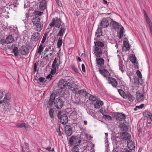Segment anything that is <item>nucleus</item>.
<instances>
[{"label":"nucleus","instance_id":"nucleus-1","mask_svg":"<svg viewBox=\"0 0 152 152\" xmlns=\"http://www.w3.org/2000/svg\"><path fill=\"white\" fill-rule=\"evenodd\" d=\"M110 25L113 29L115 30L118 28L120 29L118 33V36L119 38H121L124 35V29L123 27L121 25L112 19H111V21L110 23Z\"/></svg>","mask_w":152,"mask_h":152},{"label":"nucleus","instance_id":"nucleus-2","mask_svg":"<svg viewBox=\"0 0 152 152\" xmlns=\"http://www.w3.org/2000/svg\"><path fill=\"white\" fill-rule=\"evenodd\" d=\"M95 48L94 52L97 57H100L102 55L101 48L104 46V44L101 42L98 41L94 42Z\"/></svg>","mask_w":152,"mask_h":152},{"label":"nucleus","instance_id":"nucleus-3","mask_svg":"<svg viewBox=\"0 0 152 152\" xmlns=\"http://www.w3.org/2000/svg\"><path fill=\"white\" fill-rule=\"evenodd\" d=\"M2 108L5 112L10 111L12 108V104L11 102L7 101H2Z\"/></svg>","mask_w":152,"mask_h":152},{"label":"nucleus","instance_id":"nucleus-4","mask_svg":"<svg viewBox=\"0 0 152 152\" xmlns=\"http://www.w3.org/2000/svg\"><path fill=\"white\" fill-rule=\"evenodd\" d=\"M81 138L80 137H72L69 140V144L71 145H78L81 142Z\"/></svg>","mask_w":152,"mask_h":152},{"label":"nucleus","instance_id":"nucleus-5","mask_svg":"<svg viewBox=\"0 0 152 152\" xmlns=\"http://www.w3.org/2000/svg\"><path fill=\"white\" fill-rule=\"evenodd\" d=\"M58 117L60 118V122L63 124H66V115L62 112H59L58 113Z\"/></svg>","mask_w":152,"mask_h":152},{"label":"nucleus","instance_id":"nucleus-6","mask_svg":"<svg viewBox=\"0 0 152 152\" xmlns=\"http://www.w3.org/2000/svg\"><path fill=\"white\" fill-rule=\"evenodd\" d=\"M144 93L138 91L136 93V100L138 102H143L145 99Z\"/></svg>","mask_w":152,"mask_h":152},{"label":"nucleus","instance_id":"nucleus-7","mask_svg":"<svg viewBox=\"0 0 152 152\" xmlns=\"http://www.w3.org/2000/svg\"><path fill=\"white\" fill-rule=\"evenodd\" d=\"M73 78L70 77H67V87L70 89L74 88L76 85L73 82Z\"/></svg>","mask_w":152,"mask_h":152},{"label":"nucleus","instance_id":"nucleus-8","mask_svg":"<svg viewBox=\"0 0 152 152\" xmlns=\"http://www.w3.org/2000/svg\"><path fill=\"white\" fill-rule=\"evenodd\" d=\"M110 18H103L100 23V26L102 28H106L109 25V22L110 21Z\"/></svg>","mask_w":152,"mask_h":152},{"label":"nucleus","instance_id":"nucleus-9","mask_svg":"<svg viewBox=\"0 0 152 152\" xmlns=\"http://www.w3.org/2000/svg\"><path fill=\"white\" fill-rule=\"evenodd\" d=\"M63 103L62 99L60 98H56L54 102L55 106L57 109H60L62 107Z\"/></svg>","mask_w":152,"mask_h":152},{"label":"nucleus","instance_id":"nucleus-10","mask_svg":"<svg viewBox=\"0 0 152 152\" xmlns=\"http://www.w3.org/2000/svg\"><path fill=\"white\" fill-rule=\"evenodd\" d=\"M73 90V92L76 94H79L87 96L88 94L86 92L85 89H83L80 90H78L77 88H76L74 87V88L72 89Z\"/></svg>","mask_w":152,"mask_h":152},{"label":"nucleus","instance_id":"nucleus-11","mask_svg":"<svg viewBox=\"0 0 152 152\" xmlns=\"http://www.w3.org/2000/svg\"><path fill=\"white\" fill-rule=\"evenodd\" d=\"M126 116L124 114L121 113L118 114L116 116V119L117 122L118 123H121V122L122 121L124 123L126 118Z\"/></svg>","mask_w":152,"mask_h":152},{"label":"nucleus","instance_id":"nucleus-12","mask_svg":"<svg viewBox=\"0 0 152 152\" xmlns=\"http://www.w3.org/2000/svg\"><path fill=\"white\" fill-rule=\"evenodd\" d=\"M135 143L130 139L127 140V146L128 148L131 150H134L135 148Z\"/></svg>","mask_w":152,"mask_h":152},{"label":"nucleus","instance_id":"nucleus-13","mask_svg":"<svg viewBox=\"0 0 152 152\" xmlns=\"http://www.w3.org/2000/svg\"><path fill=\"white\" fill-rule=\"evenodd\" d=\"M40 37V34L39 33L36 32L34 33L31 38L32 41L36 42L38 41Z\"/></svg>","mask_w":152,"mask_h":152},{"label":"nucleus","instance_id":"nucleus-14","mask_svg":"<svg viewBox=\"0 0 152 152\" xmlns=\"http://www.w3.org/2000/svg\"><path fill=\"white\" fill-rule=\"evenodd\" d=\"M66 80L64 79L60 80L58 83V87L61 89H64L66 88Z\"/></svg>","mask_w":152,"mask_h":152},{"label":"nucleus","instance_id":"nucleus-15","mask_svg":"<svg viewBox=\"0 0 152 152\" xmlns=\"http://www.w3.org/2000/svg\"><path fill=\"white\" fill-rule=\"evenodd\" d=\"M109 83L111 84L114 87H116L118 85V82L114 78L112 77H109L108 80Z\"/></svg>","mask_w":152,"mask_h":152},{"label":"nucleus","instance_id":"nucleus-16","mask_svg":"<svg viewBox=\"0 0 152 152\" xmlns=\"http://www.w3.org/2000/svg\"><path fill=\"white\" fill-rule=\"evenodd\" d=\"M124 96V98L127 99L131 102H133L135 99V97L134 96L129 92H127Z\"/></svg>","mask_w":152,"mask_h":152},{"label":"nucleus","instance_id":"nucleus-17","mask_svg":"<svg viewBox=\"0 0 152 152\" xmlns=\"http://www.w3.org/2000/svg\"><path fill=\"white\" fill-rule=\"evenodd\" d=\"M103 104L104 103L102 101L100 100H97L94 104V107L96 108H99L102 106Z\"/></svg>","mask_w":152,"mask_h":152},{"label":"nucleus","instance_id":"nucleus-18","mask_svg":"<svg viewBox=\"0 0 152 152\" xmlns=\"http://www.w3.org/2000/svg\"><path fill=\"white\" fill-rule=\"evenodd\" d=\"M20 52L23 55H26L28 53L27 48L26 46H22L20 48Z\"/></svg>","mask_w":152,"mask_h":152},{"label":"nucleus","instance_id":"nucleus-19","mask_svg":"<svg viewBox=\"0 0 152 152\" xmlns=\"http://www.w3.org/2000/svg\"><path fill=\"white\" fill-rule=\"evenodd\" d=\"M14 41V38L12 35H9L6 38L5 42L7 44L12 43Z\"/></svg>","mask_w":152,"mask_h":152},{"label":"nucleus","instance_id":"nucleus-20","mask_svg":"<svg viewBox=\"0 0 152 152\" xmlns=\"http://www.w3.org/2000/svg\"><path fill=\"white\" fill-rule=\"evenodd\" d=\"M99 73L105 77H108L109 75V73L108 71L106 69L101 70L100 69L99 70Z\"/></svg>","mask_w":152,"mask_h":152},{"label":"nucleus","instance_id":"nucleus-21","mask_svg":"<svg viewBox=\"0 0 152 152\" xmlns=\"http://www.w3.org/2000/svg\"><path fill=\"white\" fill-rule=\"evenodd\" d=\"M46 1L45 0H42L40 2L39 8L41 10H44L45 8Z\"/></svg>","mask_w":152,"mask_h":152},{"label":"nucleus","instance_id":"nucleus-22","mask_svg":"<svg viewBox=\"0 0 152 152\" xmlns=\"http://www.w3.org/2000/svg\"><path fill=\"white\" fill-rule=\"evenodd\" d=\"M40 18L39 16H35L33 18L32 22L34 25H36L37 24L40 23Z\"/></svg>","mask_w":152,"mask_h":152},{"label":"nucleus","instance_id":"nucleus-23","mask_svg":"<svg viewBox=\"0 0 152 152\" xmlns=\"http://www.w3.org/2000/svg\"><path fill=\"white\" fill-rule=\"evenodd\" d=\"M15 125L16 127L18 128H22L24 127L26 129L28 127V125L26 123H25L20 124L19 123H16Z\"/></svg>","mask_w":152,"mask_h":152},{"label":"nucleus","instance_id":"nucleus-24","mask_svg":"<svg viewBox=\"0 0 152 152\" xmlns=\"http://www.w3.org/2000/svg\"><path fill=\"white\" fill-rule=\"evenodd\" d=\"M119 127L121 131H126L128 129L127 126L124 123H121L119 125Z\"/></svg>","mask_w":152,"mask_h":152},{"label":"nucleus","instance_id":"nucleus-25","mask_svg":"<svg viewBox=\"0 0 152 152\" xmlns=\"http://www.w3.org/2000/svg\"><path fill=\"white\" fill-rule=\"evenodd\" d=\"M11 97L10 94L9 93L6 94L4 99L2 101H7V102H11Z\"/></svg>","mask_w":152,"mask_h":152},{"label":"nucleus","instance_id":"nucleus-26","mask_svg":"<svg viewBox=\"0 0 152 152\" xmlns=\"http://www.w3.org/2000/svg\"><path fill=\"white\" fill-rule=\"evenodd\" d=\"M96 62L98 65L101 66L103 65L104 63V60L103 58H97L96 59Z\"/></svg>","mask_w":152,"mask_h":152},{"label":"nucleus","instance_id":"nucleus-27","mask_svg":"<svg viewBox=\"0 0 152 152\" xmlns=\"http://www.w3.org/2000/svg\"><path fill=\"white\" fill-rule=\"evenodd\" d=\"M102 30L101 28H98L95 33V36L97 38H99L102 35Z\"/></svg>","mask_w":152,"mask_h":152},{"label":"nucleus","instance_id":"nucleus-28","mask_svg":"<svg viewBox=\"0 0 152 152\" xmlns=\"http://www.w3.org/2000/svg\"><path fill=\"white\" fill-rule=\"evenodd\" d=\"M35 26L37 31H40L42 28L43 25L42 24L40 23L35 25Z\"/></svg>","mask_w":152,"mask_h":152},{"label":"nucleus","instance_id":"nucleus-29","mask_svg":"<svg viewBox=\"0 0 152 152\" xmlns=\"http://www.w3.org/2000/svg\"><path fill=\"white\" fill-rule=\"evenodd\" d=\"M67 136H70L72 132V128L70 125H67Z\"/></svg>","mask_w":152,"mask_h":152},{"label":"nucleus","instance_id":"nucleus-30","mask_svg":"<svg viewBox=\"0 0 152 152\" xmlns=\"http://www.w3.org/2000/svg\"><path fill=\"white\" fill-rule=\"evenodd\" d=\"M130 60L133 64H135L136 63V58L135 55L132 54L130 55Z\"/></svg>","mask_w":152,"mask_h":152},{"label":"nucleus","instance_id":"nucleus-31","mask_svg":"<svg viewBox=\"0 0 152 152\" xmlns=\"http://www.w3.org/2000/svg\"><path fill=\"white\" fill-rule=\"evenodd\" d=\"M12 53L14 54V56H15L18 55L19 52L18 48L17 47H15L14 48L13 50Z\"/></svg>","mask_w":152,"mask_h":152},{"label":"nucleus","instance_id":"nucleus-32","mask_svg":"<svg viewBox=\"0 0 152 152\" xmlns=\"http://www.w3.org/2000/svg\"><path fill=\"white\" fill-rule=\"evenodd\" d=\"M56 26H55L58 28H59L61 25V22L60 19H57L55 20Z\"/></svg>","mask_w":152,"mask_h":152},{"label":"nucleus","instance_id":"nucleus-33","mask_svg":"<svg viewBox=\"0 0 152 152\" xmlns=\"http://www.w3.org/2000/svg\"><path fill=\"white\" fill-rule=\"evenodd\" d=\"M25 147L24 148H23L21 146L22 149V152H25V151H27L29 149V147L28 144L25 143Z\"/></svg>","mask_w":152,"mask_h":152},{"label":"nucleus","instance_id":"nucleus-34","mask_svg":"<svg viewBox=\"0 0 152 152\" xmlns=\"http://www.w3.org/2000/svg\"><path fill=\"white\" fill-rule=\"evenodd\" d=\"M134 82L135 83L137 84H140L142 85L143 83V82L142 81V80H140V79L136 78L135 79Z\"/></svg>","mask_w":152,"mask_h":152},{"label":"nucleus","instance_id":"nucleus-35","mask_svg":"<svg viewBox=\"0 0 152 152\" xmlns=\"http://www.w3.org/2000/svg\"><path fill=\"white\" fill-rule=\"evenodd\" d=\"M44 46H43V45L42 44H41L38 48V50L37 51V53L39 54H40L42 52L43 50L44 49Z\"/></svg>","mask_w":152,"mask_h":152},{"label":"nucleus","instance_id":"nucleus-36","mask_svg":"<svg viewBox=\"0 0 152 152\" xmlns=\"http://www.w3.org/2000/svg\"><path fill=\"white\" fill-rule=\"evenodd\" d=\"M152 114L149 111H145L143 113V115L146 117H150Z\"/></svg>","mask_w":152,"mask_h":152},{"label":"nucleus","instance_id":"nucleus-37","mask_svg":"<svg viewBox=\"0 0 152 152\" xmlns=\"http://www.w3.org/2000/svg\"><path fill=\"white\" fill-rule=\"evenodd\" d=\"M124 46L126 48L127 50H129L130 49V47L128 42L126 41H124Z\"/></svg>","mask_w":152,"mask_h":152},{"label":"nucleus","instance_id":"nucleus-38","mask_svg":"<svg viewBox=\"0 0 152 152\" xmlns=\"http://www.w3.org/2000/svg\"><path fill=\"white\" fill-rule=\"evenodd\" d=\"M54 111L51 108L50 109L49 111V115H50V117L51 118H53V113Z\"/></svg>","mask_w":152,"mask_h":152},{"label":"nucleus","instance_id":"nucleus-39","mask_svg":"<svg viewBox=\"0 0 152 152\" xmlns=\"http://www.w3.org/2000/svg\"><path fill=\"white\" fill-rule=\"evenodd\" d=\"M65 32V30L63 28H61L58 33V36H62L63 34Z\"/></svg>","mask_w":152,"mask_h":152},{"label":"nucleus","instance_id":"nucleus-40","mask_svg":"<svg viewBox=\"0 0 152 152\" xmlns=\"http://www.w3.org/2000/svg\"><path fill=\"white\" fill-rule=\"evenodd\" d=\"M56 63L57 60L56 58L54 59L52 65V67L53 68H55V67H56L57 66Z\"/></svg>","mask_w":152,"mask_h":152},{"label":"nucleus","instance_id":"nucleus-41","mask_svg":"<svg viewBox=\"0 0 152 152\" xmlns=\"http://www.w3.org/2000/svg\"><path fill=\"white\" fill-rule=\"evenodd\" d=\"M118 91L121 95L124 98V96L126 94H125L124 91L121 89L119 90Z\"/></svg>","mask_w":152,"mask_h":152},{"label":"nucleus","instance_id":"nucleus-42","mask_svg":"<svg viewBox=\"0 0 152 152\" xmlns=\"http://www.w3.org/2000/svg\"><path fill=\"white\" fill-rule=\"evenodd\" d=\"M89 99L90 100H91L92 101H95L96 98V96H94L91 95L89 96Z\"/></svg>","mask_w":152,"mask_h":152},{"label":"nucleus","instance_id":"nucleus-43","mask_svg":"<svg viewBox=\"0 0 152 152\" xmlns=\"http://www.w3.org/2000/svg\"><path fill=\"white\" fill-rule=\"evenodd\" d=\"M62 43V40L61 39H59L58 41L57 45L58 47L60 48L61 46Z\"/></svg>","mask_w":152,"mask_h":152},{"label":"nucleus","instance_id":"nucleus-44","mask_svg":"<svg viewBox=\"0 0 152 152\" xmlns=\"http://www.w3.org/2000/svg\"><path fill=\"white\" fill-rule=\"evenodd\" d=\"M147 23L148 24L149 27L152 26V23L149 18L145 19Z\"/></svg>","mask_w":152,"mask_h":152},{"label":"nucleus","instance_id":"nucleus-45","mask_svg":"<svg viewBox=\"0 0 152 152\" xmlns=\"http://www.w3.org/2000/svg\"><path fill=\"white\" fill-rule=\"evenodd\" d=\"M78 145L74 146L72 152H79V150L77 146Z\"/></svg>","mask_w":152,"mask_h":152},{"label":"nucleus","instance_id":"nucleus-46","mask_svg":"<svg viewBox=\"0 0 152 152\" xmlns=\"http://www.w3.org/2000/svg\"><path fill=\"white\" fill-rule=\"evenodd\" d=\"M72 69L76 73H78L79 71L77 68L76 67L74 66H72L71 67Z\"/></svg>","mask_w":152,"mask_h":152},{"label":"nucleus","instance_id":"nucleus-47","mask_svg":"<svg viewBox=\"0 0 152 152\" xmlns=\"http://www.w3.org/2000/svg\"><path fill=\"white\" fill-rule=\"evenodd\" d=\"M136 73L139 78L140 79V80H142V75L140 71L139 70H137L136 72Z\"/></svg>","mask_w":152,"mask_h":152},{"label":"nucleus","instance_id":"nucleus-48","mask_svg":"<svg viewBox=\"0 0 152 152\" xmlns=\"http://www.w3.org/2000/svg\"><path fill=\"white\" fill-rule=\"evenodd\" d=\"M55 25H56V21L55 19H53L52 20V22L50 24V26L52 27L54 26Z\"/></svg>","mask_w":152,"mask_h":152},{"label":"nucleus","instance_id":"nucleus-49","mask_svg":"<svg viewBox=\"0 0 152 152\" xmlns=\"http://www.w3.org/2000/svg\"><path fill=\"white\" fill-rule=\"evenodd\" d=\"M55 95L56 94L55 93H52L50 95V99L54 100Z\"/></svg>","mask_w":152,"mask_h":152},{"label":"nucleus","instance_id":"nucleus-50","mask_svg":"<svg viewBox=\"0 0 152 152\" xmlns=\"http://www.w3.org/2000/svg\"><path fill=\"white\" fill-rule=\"evenodd\" d=\"M56 3L57 4L58 6L59 7H61L62 6V4L61 1L59 0H55Z\"/></svg>","mask_w":152,"mask_h":152},{"label":"nucleus","instance_id":"nucleus-51","mask_svg":"<svg viewBox=\"0 0 152 152\" xmlns=\"http://www.w3.org/2000/svg\"><path fill=\"white\" fill-rule=\"evenodd\" d=\"M4 94L3 91L0 89V100L2 99L4 96Z\"/></svg>","mask_w":152,"mask_h":152},{"label":"nucleus","instance_id":"nucleus-52","mask_svg":"<svg viewBox=\"0 0 152 152\" xmlns=\"http://www.w3.org/2000/svg\"><path fill=\"white\" fill-rule=\"evenodd\" d=\"M103 117L104 118L107 119L108 120H110L111 119V117L108 115H104Z\"/></svg>","mask_w":152,"mask_h":152},{"label":"nucleus","instance_id":"nucleus-53","mask_svg":"<svg viewBox=\"0 0 152 152\" xmlns=\"http://www.w3.org/2000/svg\"><path fill=\"white\" fill-rule=\"evenodd\" d=\"M46 38V36L44 35L43 36V38L41 42V44H43L45 41Z\"/></svg>","mask_w":152,"mask_h":152},{"label":"nucleus","instance_id":"nucleus-54","mask_svg":"<svg viewBox=\"0 0 152 152\" xmlns=\"http://www.w3.org/2000/svg\"><path fill=\"white\" fill-rule=\"evenodd\" d=\"M144 106V104H142L139 106H136V108H137L138 109H142L143 108Z\"/></svg>","mask_w":152,"mask_h":152},{"label":"nucleus","instance_id":"nucleus-55","mask_svg":"<svg viewBox=\"0 0 152 152\" xmlns=\"http://www.w3.org/2000/svg\"><path fill=\"white\" fill-rule=\"evenodd\" d=\"M143 12L144 17L145 18V19H147V18H149L146 13V12L145 10H143Z\"/></svg>","mask_w":152,"mask_h":152},{"label":"nucleus","instance_id":"nucleus-56","mask_svg":"<svg viewBox=\"0 0 152 152\" xmlns=\"http://www.w3.org/2000/svg\"><path fill=\"white\" fill-rule=\"evenodd\" d=\"M82 70L83 72H85L86 71L85 67L84 65L83 64H82L81 65Z\"/></svg>","mask_w":152,"mask_h":152},{"label":"nucleus","instance_id":"nucleus-57","mask_svg":"<svg viewBox=\"0 0 152 152\" xmlns=\"http://www.w3.org/2000/svg\"><path fill=\"white\" fill-rule=\"evenodd\" d=\"M45 78L42 77H40L39 78V80L40 82H42L44 81Z\"/></svg>","mask_w":152,"mask_h":152},{"label":"nucleus","instance_id":"nucleus-58","mask_svg":"<svg viewBox=\"0 0 152 152\" xmlns=\"http://www.w3.org/2000/svg\"><path fill=\"white\" fill-rule=\"evenodd\" d=\"M37 65L36 63H34V69L35 72L37 71Z\"/></svg>","mask_w":152,"mask_h":152},{"label":"nucleus","instance_id":"nucleus-59","mask_svg":"<svg viewBox=\"0 0 152 152\" xmlns=\"http://www.w3.org/2000/svg\"><path fill=\"white\" fill-rule=\"evenodd\" d=\"M54 101V100L50 99L49 102V104L50 105L52 104H53V103Z\"/></svg>","mask_w":152,"mask_h":152},{"label":"nucleus","instance_id":"nucleus-60","mask_svg":"<svg viewBox=\"0 0 152 152\" xmlns=\"http://www.w3.org/2000/svg\"><path fill=\"white\" fill-rule=\"evenodd\" d=\"M120 152H130L126 149H124L120 151Z\"/></svg>","mask_w":152,"mask_h":152},{"label":"nucleus","instance_id":"nucleus-61","mask_svg":"<svg viewBox=\"0 0 152 152\" xmlns=\"http://www.w3.org/2000/svg\"><path fill=\"white\" fill-rule=\"evenodd\" d=\"M54 69H55V70H51V73L52 74L55 73L56 72V67H55V68Z\"/></svg>","mask_w":152,"mask_h":152},{"label":"nucleus","instance_id":"nucleus-62","mask_svg":"<svg viewBox=\"0 0 152 152\" xmlns=\"http://www.w3.org/2000/svg\"><path fill=\"white\" fill-rule=\"evenodd\" d=\"M52 78V76L51 75H48L47 77V78H50V79H51Z\"/></svg>","mask_w":152,"mask_h":152},{"label":"nucleus","instance_id":"nucleus-63","mask_svg":"<svg viewBox=\"0 0 152 152\" xmlns=\"http://www.w3.org/2000/svg\"><path fill=\"white\" fill-rule=\"evenodd\" d=\"M58 130H57V132H58V134L59 136H61V133L60 129H58Z\"/></svg>","mask_w":152,"mask_h":152},{"label":"nucleus","instance_id":"nucleus-64","mask_svg":"<svg viewBox=\"0 0 152 152\" xmlns=\"http://www.w3.org/2000/svg\"><path fill=\"white\" fill-rule=\"evenodd\" d=\"M130 137H131V136L129 135L128 134L127 135V139H126V140H127H127H128V139H130Z\"/></svg>","mask_w":152,"mask_h":152}]
</instances>
